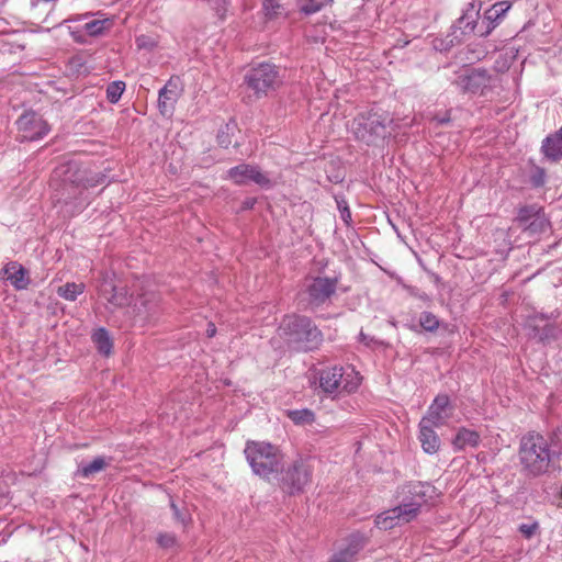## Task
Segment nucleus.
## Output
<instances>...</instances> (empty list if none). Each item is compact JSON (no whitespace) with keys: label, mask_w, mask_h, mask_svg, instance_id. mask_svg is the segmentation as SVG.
I'll return each instance as SVG.
<instances>
[{"label":"nucleus","mask_w":562,"mask_h":562,"mask_svg":"<svg viewBox=\"0 0 562 562\" xmlns=\"http://www.w3.org/2000/svg\"><path fill=\"white\" fill-rule=\"evenodd\" d=\"M560 452L554 450L543 435L529 431L519 440V472L526 479H537L550 473L559 460Z\"/></svg>","instance_id":"f257e3e1"},{"label":"nucleus","mask_w":562,"mask_h":562,"mask_svg":"<svg viewBox=\"0 0 562 562\" xmlns=\"http://www.w3.org/2000/svg\"><path fill=\"white\" fill-rule=\"evenodd\" d=\"M277 333L286 347L296 352L317 350L324 341L322 330L312 318L301 314L283 316Z\"/></svg>","instance_id":"f03ea898"},{"label":"nucleus","mask_w":562,"mask_h":562,"mask_svg":"<svg viewBox=\"0 0 562 562\" xmlns=\"http://www.w3.org/2000/svg\"><path fill=\"white\" fill-rule=\"evenodd\" d=\"M244 453L252 473L266 482H271L283 470L284 454L270 442L248 440Z\"/></svg>","instance_id":"7ed1b4c3"},{"label":"nucleus","mask_w":562,"mask_h":562,"mask_svg":"<svg viewBox=\"0 0 562 562\" xmlns=\"http://www.w3.org/2000/svg\"><path fill=\"white\" fill-rule=\"evenodd\" d=\"M54 175L61 180L65 190L67 186L78 190V193L69 192L64 199L65 203H69V200L72 198L76 200L80 199V202L78 203L80 207L88 204L87 196H82L83 191L102 184L106 179L105 173L101 171H93L78 161H69L60 165L54 170Z\"/></svg>","instance_id":"20e7f679"},{"label":"nucleus","mask_w":562,"mask_h":562,"mask_svg":"<svg viewBox=\"0 0 562 562\" xmlns=\"http://www.w3.org/2000/svg\"><path fill=\"white\" fill-rule=\"evenodd\" d=\"M393 122L386 112L371 110L359 113L352 121V133L358 140L367 145H378L384 140L391 132L389 125Z\"/></svg>","instance_id":"39448f33"},{"label":"nucleus","mask_w":562,"mask_h":562,"mask_svg":"<svg viewBox=\"0 0 562 562\" xmlns=\"http://www.w3.org/2000/svg\"><path fill=\"white\" fill-rule=\"evenodd\" d=\"M280 474V488L288 495H299L312 482L313 465L311 459L299 457L286 468L283 465Z\"/></svg>","instance_id":"423d86ee"},{"label":"nucleus","mask_w":562,"mask_h":562,"mask_svg":"<svg viewBox=\"0 0 562 562\" xmlns=\"http://www.w3.org/2000/svg\"><path fill=\"white\" fill-rule=\"evenodd\" d=\"M244 83L259 99L279 88L282 83V78L276 65L261 63L246 72Z\"/></svg>","instance_id":"0eeeda50"},{"label":"nucleus","mask_w":562,"mask_h":562,"mask_svg":"<svg viewBox=\"0 0 562 562\" xmlns=\"http://www.w3.org/2000/svg\"><path fill=\"white\" fill-rule=\"evenodd\" d=\"M435 487L429 483L424 482H411L404 484L397 492L400 503L398 506L402 509H412V520H414L420 513V508L425 505L429 498L432 497Z\"/></svg>","instance_id":"6e6552de"},{"label":"nucleus","mask_w":562,"mask_h":562,"mask_svg":"<svg viewBox=\"0 0 562 562\" xmlns=\"http://www.w3.org/2000/svg\"><path fill=\"white\" fill-rule=\"evenodd\" d=\"M479 21V11L475 10L473 3H469L463 14L452 25V32L447 35L446 40H436L435 48L439 50H448L450 47L463 41L462 36L475 32Z\"/></svg>","instance_id":"1a4fd4ad"},{"label":"nucleus","mask_w":562,"mask_h":562,"mask_svg":"<svg viewBox=\"0 0 562 562\" xmlns=\"http://www.w3.org/2000/svg\"><path fill=\"white\" fill-rule=\"evenodd\" d=\"M161 297L153 290L142 289L135 299H132L131 308L135 322L146 324L155 321L161 311Z\"/></svg>","instance_id":"9d476101"},{"label":"nucleus","mask_w":562,"mask_h":562,"mask_svg":"<svg viewBox=\"0 0 562 562\" xmlns=\"http://www.w3.org/2000/svg\"><path fill=\"white\" fill-rule=\"evenodd\" d=\"M338 278L315 277L305 285V293L310 306L317 308L323 306L336 294Z\"/></svg>","instance_id":"9b49d317"},{"label":"nucleus","mask_w":562,"mask_h":562,"mask_svg":"<svg viewBox=\"0 0 562 562\" xmlns=\"http://www.w3.org/2000/svg\"><path fill=\"white\" fill-rule=\"evenodd\" d=\"M226 178L237 186H245L249 182H255L265 189L272 187V182L269 177L263 173L258 166L249 164H240L229 168L227 170Z\"/></svg>","instance_id":"f8f14e48"},{"label":"nucleus","mask_w":562,"mask_h":562,"mask_svg":"<svg viewBox=\"0 0 562 562\" xmlns=\"http://www.w3.org/2000/svg\"><path fill=\"white\" fill-rule=\"evenodd\" d=\"M549 316L543 313L529 315L525 322V328L529 330V337L541 344H550L558 338V328L554 324L546 323Z\"/></svg>","instance_id":"ddd939ff"},{"label":"nucleus","mask_w":562,"mask_h":562,"mask_svg":"<svg viewBox=\"0 0 562 562\" xmlns=\"http://www.w3.org/2000/svg\"><path fill=\"white\" fill-rule=\"evenodd\" d=\"M16 124L19 132H21V137L24 140L41 139L49 132L47 122L33 111L22 114Z\"/></svg>","instance_id":"4468645a"},{"label":"nucleus","mask_w":562,"mask_h":562,"mask_svg":"<svg viewBox=\"0 0 562 562\" xmlns=\"http://www.w3.org/2000/svg\"><path fill=\"white\" fill-rule=\"evenodd\" d=\"M318 380L323 392L329 394L341 391L351 392L358 386V383L350 385L344 379V368L337 366L319 370Z\"/></svg>","instance_id":"2eb2a0df"},{"label":"nucleus","mask_w":562,"mask_h":562,"mask_svg":"<svg viewBox=\"0 0 562 562\" xmlns=\"http://www.w3.org/2000/svg\"><path fill=\"white\" fill-rule=\"evenodd\" d=\"M181 93L180 78L171 77L159 90L158 94V110L162 116L170 119L173 115L176 104Z\"/></svg>","instance_id":"dca6fc26"},{"label":"nucleus","mask_w":562,"mask_h":562,"mask_svg":"<svg viewBox=\"0 0 562 562\" xmlns=\"http://www.w3.org/2000/svg\"><path fill=\"white\" fill-rule=\"evenodd\" d=\"M453 406L447 394H438L429 405L426 415L420 419L429 426L441 427L452 416Z\"/></svg>","instance_id":"f3484780"},{"label":"nucleus","mask_w":562,"mask_h":562,"mask_svg":"<svg viewBox=\"0 0 562 562\" xmlns=\"http://www.w3.org/2000/svg\"><path fill=\"white\" fill-rule=\"evenodd\" d=\"M463 92L484 93L492 87V77L485 69H474L467 76H461L456 81Z\"/></svg>","instance_id":"a211bd4d"},{"label":"nucleus","mask_w":562,"mask_h":562,"mask_svg":"<svg viewBox=\"0 0 562 562\" xmlns=\"http://www.w3.org/2000/svg\"><path fill=\"white\" fill-rule=\"evenodd\" d=\"M99 294L115 308L123 307L127 304L131 305L132 303V296L128 295L126 288L116 286L108 276H104L102 279V283L99 288Z\"/></svg>","instance_id":"6ab92c4d"},{"label":"nucleus","mask_w":562,"mask_h":562,"mask_svg":"<svg viewBox=\"0 0 562 562\" xmlns=\"http://www.w3.org/2000/svg\"><path fill=\"white\" fill-rule=\"evenodd\" d=\"M412 514H414L412 509L405 510L397 505L379 514L374 519V524L379 529L390 530L401 524L412 521Z\"/></svg>","instance_id":"aec40b11"},{"label":"nucleus","mask_w":562,"mask_h":562,"mask_svg":"<svg viewBox=\"0 0 562 562\" xmlns=\"http://www.w3.org/2000/svg\"><path fill=\"white\" fill-rule=\"evenodd\" d=\"M0 277L10 282L18 291L25 290L31 283L29 270L18 261L8 262L1 270Z\"/></svg>","instance_id":"412c9836"},{"label":"nucleus","mask_w":562,"mask_h":562,"mask_svg":"<svg viewBox=\"0 0 562 562\" xmlns=\"http://www.w3.org/2000/svg\"><path fill=\"white\" fill-rule=\"evenodd\" d=\"M540 153L550 162L562 160V126L542 139Z\"/></svg>","instance_id":"4be33fe9"},{"label":"nucleus","mask_w":562,"mask_h":562,"mask_svg":"<svg viewBox=\"0 0 562 562\" xmlns=\"http://www.w3.org/2000/svg\"><path fill=\"white\" fill-rule=\"evenodd\" d=\"M364 541L359 536H352L345 548L338 550L327 562H355L363 549Z\"/></svg>","instance_id":"5701e85b"},{"label":"nucleus","mask_w":562,"mask_h":562,"mask_svg":"<svg viewBox=\"0 0 562 562\" xmlns=\"http://www.w3.org/2000/svg\"><path fill=\"white\" fill-rule=\"evenodd\" d=\"M435 426H429L424 422H419V441L426 453L434 454L440 448V439L434 430Z\"/></svg>","instance_id":"b1692460"},{"label":"nucleus","mask_w":562,"mask_h":562,"mask_svg":"<svg viewBox=\"0 0 562 562\" xmlns=\"http://www.w3.org/2000/svg\"><path fill=\"white\" fill-rule=\"evenodd\" d=\"M509 9L510 3L507 1L497 2L488 9L483 21V23L486 21L487 25L484 31H480V36H487Z\"/></svg>","instance_id":"393cba45"},{"label":"nucleus","mask_w":562,"mask_h":562,"mask_svg":"<svg viewBox=\"0 0 562 562\" xmlns=\"http://www.w3.org/2000/svg\"><path fill=\"white\" fill-rule=\"evenodd\" d=\"M480 443V435L475 430L460 428L452 441L456 450H463L467 447L475 448Z\"/></svg>","instance_id":"a878e982"},{"label":"nucleus","mask_w":562,"mask_h":562,"mask_svg":"<svg viewBox=\"0 0 562 562\" xmlns=\"http://www.w3.org/2000/svg\"><path fill=\"white\" fill-rule=\"evenodd\" d=\"M108 467L104 457H97L89 463H80L75 472L76 477L89 479L95 473L103 471Z\"/></svg>","instance_id":"bb28decb"},{"label":"nucleus","mask_w":562,"mask_h":562,"mask_svg":"<svg viewBox=\"0 0 562 562\" xmlns=\"http://www.w3.org/2000/svg\"><path fill=\"white\" fill-rule=\"evenodd\" d=\"M92 341L94 342L98 351L104 356H110L112 352L113 342L109 331L101 327L92 334Z\"/></svg>","instance_id":"cd10ccee"},{"label":"nucleus","mask_w":562,"mask_h":562,"mask_svg":"<svg viewBox=\"0 0 562 562\" xmlns=\"http://www.w3.org/2000/svg\"><path fill=\"white\" fill-rule=\"evenodd\" d=\"M262 12L267 20H276L285 15V8L280 0H262Z\"/></svg>","instance_id":"c85d7f7f"},{"label":"nucleus","mask_w":562,"mask_h":562,"mask_svg":"<svg viewBox=\"0 0 562 562\" xmlns=\"http://www.w3.org/2000/svg\"><path fill=\"white\" fill-rule=\"evenodd\" d=\"M550 226L549 220L546 217L543 211L536 215L527 225L522 228L531 235L541 234Z\"/></svg>","instance_id":"c756f323"},{"label":"nucleus","mask_w":562,"mask_h":562,"mask_svg":"<svg viewBox=\"0 0 562 562\" xmlns=\"http://www.w3.org/2000/svg\"><path fill=\"white\" fill-rule=\"evenodd\" d=\"M85 288L83 283L67 282L57 289V294L67 301H75L83 293Z\"/></svg>","instance_id":"7c9ffc66"},{"label":"nucleus","mask_w":562,"mask_h":562,"mask_svg":"<svg viewBox=\"0 0 562 562\" xmlns=\"http://www.w3.org/2000/svg\"><path fill=\"white\" fill-rule=\"evenodd\" d=\"M113 25L111 19L92 20L83 25L85 32L90 36H99Z\"/></svg>","instance_id":"2f4dec72"},{"label":"nucleus","mask_w":562,"mask_h":562,"mask_svg":"<svg viewBox=\"0 0 562 562\" xmlns=\"http://www.w3.org/2000/svg\"><path fill=\"white\" fill-rule=\"evenodd\" d=\"M540 212L541 207L537 204L521 206L518 210L516 221L518 222L519 226L524 227Z\"/></svg>","instance_id":"473e14b6"},{"label":"nucleus","mask_w":562,"mask_h":562,"mask_svg":"<svg viewBox=\"0 0 562 562\" xmlns=\"http://www.w3.org/2000/svg\"><path fill=\"white\" fill-rule=\"evenodd\" d=\"M288 417L296 425L312 424L315 415L311 409H294L288 412Z\"/></svg>","instance_id":"72a5a7b5"},{"label":"nucleus","mask_w":562,"mask_h":562,"mask_svg":"<svg viewBox=\"0 0 562 562\" xmlns=\"http://www.w3.org/2000/svg\"><path fill=\"white\" fill-rule=\"evenodd\" d=\"M419 325L424 330L434 333L439 328L440 322L432 313L423 312L419 316Z\"/></svg>","instance_id":"f704fd0d"},{"label":"nucleus","mask_w":562,"mask_h":562,"mask_svg":"<svg viewBox=\"0 0 562 562\" xmlns=\"http://www.w3.org/2000/svg\"><path fill=\"white\" fill-rule=\"evenodd\" d=\"M125 90V83L121 80L113 81L106 87V99L110 103H116Z\"/></svg>","instance_id":"c9c22d12"},{"label":"nucleus","mask_w":562,"mask_h":562,"mask_svg":"<svg viewBox=\"0 0 562 562\" xmlns=\"http://www.w3.org/2000/svg\"><path fill=\"white\" fill-rule=\"evenodd\" d=\"M297 7L300 12L311 15L321 11L324 4L318 0H297Z\"/></svg>","instance_id":"e433bc0d"},{"label":"nucleus","mask_w":562,"mask_h":562,"mask_svg":"<svg viewBox=\"0 0 562 562\" xmlns=\"http://www.w3.org/2000/svg\"><path fill=\"white\" fill-rule=\"evenodd\" d=\"M547 181L546 169L539 166H533L529 177V182L533 188H542Z\"/></svg>","instance_id":"4c0bfd02"},{"label":"nucleus","mask_w":562,"mask_h":562,"mask_svg":"<svg viewBox=\"0 0 562 562\" xmlns=\"http://www.w3.org/2000/svg\"><path fill=\"white\" fill-rule=\"evenodd\" d=\"M335 201H336V204H337V209H338V211L340 213L341 220L347 225H349L351 223L352 218H351V212H350V209H349L347 200L342 195H336L335 196Z\"/></svg>","instance_id":"58836bf2"},{"label":"nucleus","mask_w":562,"mask_h":562,"mask_svg":"<svg viewBox=\"0 0 562 562\" xmlns=\"http://www.w3.org/2000/svg\"><path fill=\"white\" fill-rule=\"evenodd\" d=\"M170 508L172 510L173 519L181 525L186 526L191 520L189 512L186 508H180L173 499L170 501Z\"/></svg>","instance_id":"ea45409f"},{"label":"nucleus","mask_w":562,"mask_h":562,"mask_svg":"<svg viewBox=\"0 0 562 562\" xmlns=\"http://www.w3.org/2000/svg\"><path fill=\"white\" fill-rule=\"evenodd\" d=\"M206 2L212 10L215 11L216 15L224 20L227 12L228 0H203Z\"/></svg>","instance_id":"a19ab883"},{"label":"nucleus","mask_w":562,"mask_h":562,"mask_svg":"<svg viewBox=\"0 0 562 562\" xmlns=\"http://www.w3.org/2000/svg\"><path fill=\"white\" fill-rule=\"evenodd\" d=\"M157 543L164 549H171L177 544V537L171 532H161L157 536Z\"/></svg>","instance_id":"79ce46f5"},{"label":"nucleus","mask_w":562,"mask_h":562,"mask_svg":"<svg viewBox=\"0 0 562 562\" xmlns=\"http://www.w3.org/2000/svg\"><path fill=\"white\" fill-rule=\"evenodd\" d=\"M234 127H232L229 124H226L224 127H222L217 133V143L220 146L227 148L232 144L231 139V131Z\"/></svg>","instance_id":"37998d69"},{"label":"nucleus","mask_w":562,"mask_h":562,"mask_svg":"<svg viewBox=\"0 0 562 562\" xmlns=\"http://www.w3.org/2000/svg\"><path fill=\"white\" fill-rule=\"evenodd\" d=\"M538 528V522L522 524L519 526V531L522 533L525 538L530 539L536 533Z\"/></svg>","instance_id":"c03bdc74"},{"label":"nucleus","mask_w":562,"mask_h":562,"mask_svg":"<svg viewBox=\"0 0 562 562\" xmlns=\"http://www.w3.org/2000/svg\"><path fill=\"white\" fill-rule=\"evenodd\" d=\"M255 204H256V199L255 198H247L246 200L243 201L241 209L243 210H250V209L254 207Z\"/></svg>","instance_id":"a18cd8bd"},{"label":"nucleus","mask_w":562,"mask_h":562,"mask_svg":"<svg viewBox=\"0 0 562 562\" xmlns=\"http://www.w3.org/2000/svg\"><path fill=\"white\" fill-rule=\"evenodd\" d=\"M215 335H216V327H215L214 323L210 322V323L207 324V328H206V336H207L209 338H212V337H214Z\"/></svg>","instance_id":"49530a36"},{"label":"nucleus","mask_w":562,"mask_h":562,"mask_svg":"<svg viewBox=\"0 0 562 562\" xmlns=\"http://www.w3.org/2000/svg\"><path fill=\"white\" fill-rule=\"evenodd\" d=\"M360 340L363 341L366 345L370 344L368 336L362 331L360 333Z\"/></svg>","instance_id":"de8ad7c7"},{"label":"nucleus","mask_w":562,"mask_h":562,"mask_svg":"<svg viewBox=\"0 0 562 562\" xmlns=\"http://www.w3.org/2000/svg\"><path fill=\"white\" fill-rule=\"evenodd\" d=\"M437 121H438L439 124H446V123H448L450 121V119L448 116H443V117H440V119L438 117Z\"/></svg>","instance_id":"09e8293b"}]
</instances>
